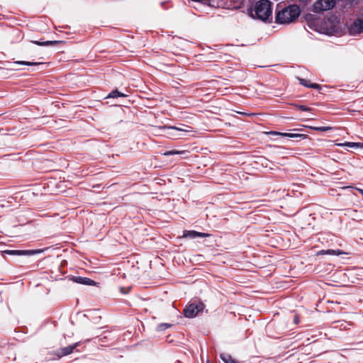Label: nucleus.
I'll use <instances>...</instances> for the list:
<instances>
[{
	"instance_id": "20e7f679",
	"label": "nucleus",
	"mask_w": 363,
	"mask_h": 363,
	"mask_svg": "<svg viewBox=\"0 0 363 363\" xmlns=\"http://www.w3.org/2000/svg\"><path fill=\"white\" fill-rule=\"evenodd\" d=\"M204 308V304L199 303H190L184 310V316L189 318H194L197 315L199 312L202 311Z\"/></svg>"
},
{
	"instance_id": "2eb2a0df",
	"label": "nucleus",
	"mask_w": 363,
	"mask_h": 363,
	"mask_svg": "<svg viewBox=\"0 0 363 363\" xmlns=\"http://www.w3.org/2000/svg\"><path fill=\"white\" fill-rule=\"evenodd\" d=\"M32 43L38 45H42V46H48V45H57V43H60V41L57 40H48V41H38V40H33L31 41Z\"/></svg>"
},
{
	"instance_id": "4468645a",
	"label": "nucleus",
	"mask_w": 363,
	"mask_h": 363,
	"mask_svg": "<svg viewBox=\"0 0 363 363\" xmlns=\"http://www.w3.org/2000/svg\"><path fill=\"white\" fill-rule=\"evenodd\" d=\"M220 358L225 363H242L241 362L231 357L230 354L225 353L221 354Z\"/></svg>"
},
{
	"instance_id": "6e6552de",
	"label": "nucleus",
	"mask_w": 363,
	"mask_h": 363,
	"mask_svg": "<svg viewBox=\"0 0 363 363\" xmlns=\"http://www.w3.org/2000/svg\"><path fill=\"white\" fill-rule=\"evenodd\" d=\"M79 345V342H77L72 345H69L67 347H63V348H61L57 352V355L59 357H63V356H65V355H67V354H71L74 349L76 348L78 345Z\"/></svg>"
},
{
	"instance_id": "bb28decb",
	"label": "nucleus",
	"mask_w": 363,
	"mask_h": 363,
	"mask_svg": "<svg viewBox=\"0 0 363 363\" xmlns=\"http://www.w3.org/2000/svg\"><path fill=\"white\" fill-rule=\"evenodd\" d=\"M359 191L363 194V190H359Z\"/></svg>"
},
{
	"instance_id": "a878e982",
	"label": "nucleus",
	"mask_w": 363,
	"mask_h": 363,
	"mask_svg": "<svg viewBox=\"0 0 363 363\" xmlns=\"http://www.w3.org/2000/svg\"><path fill=\"white\" fill-rule=\"evenodd\" d=\"M121 291L123 293V288H121Z\"/></svg>"
},
{
	"instance_id": "f3484780",
	"label": "nucleus",
	"mask_w": 363,
	"mask_h": 363,
	"mask_svg": "<svg viewBox=\"0 0 363 363\" xmlns=\"http://www.w3.org/2000/svg\"><path fill=\"white\" fill-rule=\"evenodd\" d=\"M15 64L17 65H29V66H34V65H43V62H28V61H16L14 62Z\"/></svg>"
},
{
	"instance_id": "cd10ccee",
	"label": "nucleus",
	"mask_w": 363,
	"mask_h": 363,
	"mask_svg": "<svg viewBox=\"0 0 363 363\" xmlns=\"http://www.w3.org/2000/svg\"><path fill=\"white\" fill-rule=\"evenodd\" d=\"M206 363H210V362H209L208 361H207V362H206Z\"/></svg>"
},
{
	"instance_id": "393cba45",
	"label": "nucleus",
	"mask_w": 363,
	"mask_h": 363,
	"mask_svg": "<svg viewBox=\"0 0 363 363\" xmlns=\"http://www.w3.org/2000/svg\"><path fill=\"white\" fill-rule=\"evenodd\" d=\"M294 321H295L296 323H297V318H296V317H295V318H294Z\"/></svg>"
},
{
	"instance_id": "423d86ee",
	"label": "nucleus",
	"mask_w": 363,
	"mask_h": 363,
	"mask_svg": "<svg viewBox=\"0 0 363 363\" xmlns=\"http://www.w3.org/2000/svg\"><path fill=\"white\" fill-rule=\"evenodd\" d=\"M349 33L352 35H357L363 33V18H359L350 24L348 28Z\"/></svg>"
},
{
	"instance_id": "9d476101",
	"label": "nucleus",
	"mask_w": 363,
	"mask_h": 363,
	"mask_svg": "<svg viewBox=\"0 0 363 363\" xmlns=\"http://www.w3.org/2000/svg\"><path fill=\"white\" fill-rule=\"evenodd\" d=\"M72 280L74 282L80 284L90 285V286L96 285V282L94 280H91L86 277H74L72 278Z\"/></svg>"
},
{
	"instance_id": "7ed1b4c3",
	"label": "nucleus",
	"mask_w": 363,
	"mask_h": 363,
	"mask_svg": "<svg viewBox=\"0 0 363 363\" xmlns=\"http://www.w3.org/2000/svg\"><path fill=\"white\" fill-rule=\"evenodd\" d=\"M255 13H252V17H257L263 21L272 18L271 2L269 0H260L257 2L255 7Z\"/></svg>"
},
{
	"instance_id": "f257e3e1",
	"label": "nucleus",
	"mask_w": 363,
	"mask_h": 363,
	"mask_svg": "<svg viewBox=\"0 0 363 363\" xmlns=\"http://www.w3.org/2000/svg\"><path fill=\"white\" fill-rule=\"evenodd\" d=\"M301 14V9L296 4L283 7L278 6L276 11L275 22L278 24H289L294 22Z\"/></svg>"
},
{
	"instance_id": "a211bd4d",
	"label": "nucleus",
	"mask_w": 363,
	"mask_h": 363,
	"mask_svg": "<svg viewBox=\"0 0 363 363\" xmlns=\"http://www.w3.org/2000/svg\"><path fill=\"white\" fill-rule=\"evenodd\" d=\"M187 151L186 150H170L164 153V155H186Z\"/></svg>"
},
{
	"instance_id": "b1692460",
	"label": "nucleus",
	"mask_w": 363,
	"mask_h": 363,
	"mask_svg": "<svg viewBox=\"0 0 363 363\" xmlns=\"http://www.w3.org/2000/svg\"><path fill=\"white\" fill-rule=\"evenodd\" d=\"M197 235V237H200V238H206V237H208L210 235L208 233L198 232V235Z\"/></svg>"
},
{
	"instance_id": "ddd939ff",
	"label": "nucleus",
	"mask_w": 363,
	"mask_h": 363,
	"mask_svg": "<svg viewBox=\"0 0 363 363\" xmlns=\"http://www.w3.org/2000/svg\"><path fill=\"white\" fill-rule=\"evenodd\" d=\"M344 254H346V252H345L340 250H321L318 252V255H337V256L340 255H344Z\"/></svg>"
},
{
	"instance_id": "aec40b11",
	"label": "nucleus",
	"mask_w": 363,
	"mask_h": 363,
	"mask_svg": "<svg viewBox=\"0 0 363 363\" xmlns=\"http://www.w3.org/2000/svg\"><path fill=\"white\" fill-rule=\"evenodd\" d=\"M117 96L123 97V96H125V94L120 93L118 91L116 90V91H112L111 93H110L108 95V97H111V98H115Z\"/></svg>"
},
{
	"instance_id": "39448f33",
	"label": "nucleus",
	"mask_w": 363,
	"mask_h": 363,
	"mask_svg": "<svg viewBox=\"0 0 363 363\" xmlns=\"http://www.w3.org/2000/svg\"><path fill=\"white\" fill-rule=\"evenodd\" d=\"M335 5V0H318L313 4V11L322 12L333 9Z\"/></svg>"
},
{
	"instance_id": "f03ea898",
	"label": "nucleus",
	"mask_w": 363,
	"mask_h": 363,
	"mask_svg": "<svg viewBox=\"0 0 363 363\" xmlns=\"http://www.w3.org/2000/svg\"><path fill=\"white\" fill-rule=\"evenodd\" d=\"M314 24L315 29L318 32L328 35L339 33L342 30L340 21L335 16H330L323 19H316Z\"/></svg>"
},
{
	"instance_id": "4be33fe9",
	"label": "nucleus",
	"mask_w": 363,
	"mask_h": 363,
	"mask_svg": "<svg viewBox=\"0 0 363 363\" xmlns=\"http://www.w3.org/2000/svg\"><path fill=\"white\" fill-rule=\"evenodd\" d=\"M313 129L318 130V131H327V130H331L332 128L329 127V126H322V127H315Z\"/></svg>"
},
{
	"instance_id": "0eeeda50",
	"label": "nucleus",
	"mask_w": 363,
	"mask_h": 363,
	"mask_svg": "<svg viewBox=\"0 0 363 363\" xmlns=\"http://www.w3.org/2000/svg\"><path fill=\"white\" fill-rule=\"evenodd\" d=\"M44 252L43 249H39L35 250H6L5 253L11 255H33L35 254H39Z\"/></svg>"
},
{
	"instance_id": "6ab92c4d",
	"label": "nucleus",
	"mask_w": 363,
	"mask_h": 363,
	"mask_svg": "<svg viewBox=\"0 0 363 363\" xmlns=\"http://www.w3.org/2000/svg\"><path fill=\"white\" fill-rule=\"evenodd\" d=\"M198 232L194 230H187L184 232L183 237L186 238L189 237L191 238H197Z\"/></svg>"
},
{
	"instance_id": "9b49d317",
	"label": "nucleus",
	"mask_w": 363,
	"mask_h": 363,
	"mask_svg": "<svg viewBox=\"0 0 363 363\" xmlns=\"http://www.w3.org/2000/svg\"><path fill=\"white\" fill-rule=\"evenodd\" d=\"M298 79L300 82V83L304 86L316 89H320V86L318 84L311 83L309 81L305 79L298 78Z\"/></svg>"
},
{
	"instance_id": "5701e85b",
	"label": "nucleus",
	"mask_w": 363,
	"mask_h": 363,
	"mask_svg": "<svg viewBox=\"0 0 363 363\" xmlns=\"http://www.w3.org/2000/svg\"><path fill=\"white\" fill-rule=\"evenodd\" d=\"M297 107L303 111H310L311 109L305 106H303V105H298Z\"/></svg>"
},
{
	"instance_id": "dca6fc26",
	"label": "nucleus",
	"mask_w": 363,
	"mask_h": 363,
	"mask_svg": "<svg viewBox=\"0 0 363 363\" xmlns=\"http://www.w3.org/2000/svg\"><path fill=\"white\" fill-rule=\"evenodd\" d=\"M337 145L346 146V147H363V143H359L347 142L345 143H338V144H337Z\"/></svg>"
},
{
	"instance_id": "f8f14e48",
	"label": "nucleus",
	"mask_w": 363,
	"mask_h": 363,
	"mask_svg": "<svg viewBox=\"0 0 363 363\" xmlns=\"http://www.w3.org/2000/svg\"><path fill=\"white\" fill-rule=\"evenodd\" d=\"M268 134H270L272 135H281L283 137H289V138H299V137L305 136L304 135H301V134L285 133H279V132H276V131L269 132Z\"/></svg>"
},
{
	"instance_id": "412c9836",
	"label": "nucleus",
	"mask_w": 363,
	"mask_h": 363,
	"mask_svg": "<svg viewBox=\"0 0 363 363\" xmlns=\"http://www.w3.org/2000/svg\"><path fill=\"white\" fill-rule=\"evenodd\" d=\"M171 327V325L169 323H161L158 325L157 330L160 331L164 330L167 328H169Z\"/></svg>"
},
{
	"instance_id": "1a4fd4ad",
	"label": "nucleus",
	"mask_w": 363,
	"mask_h": 363,
	"mask_svg": "<svg viewBox=\"0 0 363 363\" xmlns=\"http://www.w3.org/2000/svg\"><path fill=\"white\" fill-rule=\"evenodd\" d=\"M169 131H171V133H167V134L169 135L171 137L177 138L182 136V134L179 133L178 132H189L188 130L184 128H177V127H167L164 128Z\"/></svg>"
}]
</instances>
